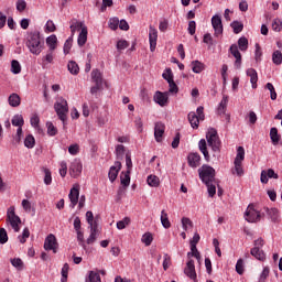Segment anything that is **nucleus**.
<instances>
[{
    "label": "nucleus",
    "mask_w": 282,
    "mask_h": 282,
    "mask_svg": "<svg viewBox=\"0 0 282 282\" xmlns=\"http://www.w3.org/2000/svg\"><path fill=\"white\" fill-rule=\"evenodd\" d=\"M25 45L31 54L39 56L41 52H43V45H45V41L41 39V32L39 31H31L26 35Z\"/></svg>",
    "instance_id": "obj_1"
},
{
    "label": "nucleus",
    "mask_w": 282,
    "mask_h": 282,
    "mask_svg": "<svg viewBox=\"0 0 282 282\" xmlns=\"http://www.w3.org/2000/svg\"><path fill=\"white\" fill-rule=\"evenodd\" d=\"M206 140L208 147L212 148L214 153H219L221 147V140H219V134L217 133V129L210 128L206 133Z\"/></svg>",
    "instance_id": "obj_2"
},
{
    "label": "nucleus",
    "mask_w": 282,
    "mask_h": 282,
    "mask_svg": "<svg viewBox=\"0 0 282 282\" xmlns=\"http://www.w3.org/2000/svg\"><path fill=\"white\" fill-rule=\"evenodd\" d=\"M198 175L203 184H213L215 182V169L210 165L204 164L198 169Z\"/></svg>",
    "instance_id": "obj_3"
},
{
    "label": "nucleus",
    "mask_w": 282,
    "mask_h": 282,
    "mask_svg": "<svg viewBox=\"0 0 282 282\" xmlns=\"http://www.w3.org/2000/svg\"><path fill=\"white\" fill-rule=\"evenodd\" d=\"M54 109L62 120L63 124L67 121V112L69 111V107L67 106V100L65 98H59L58 101L55 102Z\"/></svg>",
    "instance_id": "obj_4"
},
{
    "label": "nucleus",
    "mask_w": 282,
    "mask_h": 282,
    "mask_svg": "<svg viewBox=\"0 0 282 282\" xmlns=\"http://www.w3.org/2000/svg\"><path fill=\"white\" fill-rule=\"evenodd\" d=\"M253 248L250 251L251 257H254L258 261H263L265 259V252L261 250L265 246V240L263 238H258L253 242Z\"/></svg>",
    "instance_id": "obj_5"
},
{
    "label": "nucleus",
    "mask_w": 282,
    "mask_h": 282,
    "mask_svg": "<svg viewBox=\"0 0 282 282\" xmlns=\"http://www.w3.org/2000/svg\"><path fill=\"white\" fill-rule=\"evenodd\" d=\"M7 224H10L14 232H19V230H21V227H19V224H21V217L17 215L13 206H11L7 212Z\"/></svg>",
    "instance_id": "obj_6"
},
{
    "label": "nucleus",
    "mask_w": 282,
    "mask_h": 282,
    "mask_svg": "<svg viewBox=\"0 0 282 282\" xmlns=\"http://www.w3.org/2000/svg\"><path fill=\"white\" fill-rule=\"evenodd\" d=\"M245 217L249 224H254L261 219V212L256 210L253 205H249Z\"/></svg>",
    "instance_id": "obj_7"
},
{
    "label": "nucleus",
    "mask_w": 282,
    "mask_h": 282,
    "mask_svg": "<svg viewBox=\"0 0 282 282\" xmlns=\"http://www.w3.org/2000/svg\"><path fill=\"white\" fill-rule=\"evenodd\" d=\"M44 250H52L54 254L58 252V241L56 240V236L50 234L44 240Z\"/></svg>",
    "instance_id": "obj_8"
},
{
    "label": "nucleus",
    "mask_w": 282,
    "mask_h": 282,
    "mask_svg": "<svg viewBox=\"0 0 282 282\" xmlns=\"http://www.w3.org/2000/svg\"><path fill=\"white\" fill-rule=\"evenodd\" d=\"M212 25L214 28V36H220L224 34V23L221 22V15L216 14L212 18Z\"/></svg>",
    "instance_id": "obj_9"
},
{
    "label": "nucleus",
    "mask_w": 282,
    "mask_h": 282,
    "mask_svg": "<svg viewBox=\"0 0 282 282\" xmlns=\"http://www.w3.org/2000/svg\"><path fill=\"white\" fill-rule=\"evenodd\" d=\"M165 72H167L169 77H166V73H164L162 76L164 80L169 83L170 94H177V91H180V88L177 87V84H175V80H173V70L171 68H166Z\"/></svg>",
    "instance_id": "obj_10"
},
{
    "label": "nucleus",
    "mask_w": 282,
    "mask_h": 282,
    "mask_svg": "<svg viewBox=\"0 0 282 282\" xmlns=\"http://www.w3.org/2000/svg\"><path fill=\"white\" fill-rule=\"evenodd\" d=\"M83 173V163L79 159H75L69 166L70 177H78Z\"/></svg>",
    "instance_id": "obj_11"
},
{
    "label": "nucleus",
    "mask_w": 282,
    "mask_h": 282,
    "mask_svg": "<svg viewBox=\"0 0 282 282\" xmlns=\"http://www.w3.org/2000/svg\"><path fill=\"white\" fill-rule=\"evenodd\" d=\"M269 180H279V174L272 169H269L268 171L262 170L260 174L261 184H268Z\"/></svg>",
    "instance_id": "obj_12"
},
{
    "label": "nucleus",
    "mask_w": 282,
    "mask_h": 282,
    "mask_svg": "<svg viewBox=\"0 0 282 282\" xmlns=\"http://www.w3.org/2000/svg\"><path fill=\"white\" fill-rule=\"evenodd\" d=\"M149 42L150 51L155 52V47L158 46V29L153 25L149 26Z\"/></svg>",
    "instance_id": "obj_13"
},
{
    "label": "nucleus",
    "mask_w": 282,
    "mask_h": 282,
    "mask_svg": "<svg viewBox=\"0 0 282 282\" xmlns=\"http://www.w3.org/2000/svg\"><path fill=\"white\" fill-rule=\"evenodd\" d=\"M184 274L192 279V281L197 282V272H195V260H189L186 263V268L184 269Z\"/></svg>",
    "instance_id": "obj_14"
},
{
    "label": "nucleus",
    "mask_w": 282,
    "mask_h": 282,
    "mask_svg": "<svg viewBox=\"0 0 282 282\" xmlns=\"http://www.w3.org/2000/svg\"><path fill=\"white\" fill-rule=\"evenodd\" d=\"M229 52L236 58L235 61L236 69H241V52H239V46H237V44H231V46L229 47Z\"/></svg>",
    "instance_id": "obj_15"
},
{
    "label": "nucleus",
    "mask_w": 282,
    "mask_h": 282,
    "mask_svg": "<svg viewBox=\"0 0 282 282\" xmlns=\"http://www.w3.org/2000/svg\"><path fill=\"white\" fill-rule=\"evenodd\" d=\"M154 102L160 105V107H166V105H169V93H162L158 90L154 94Z\"/></svg>",
    "instance_id": "obj_16"
},
{
    "label": "nucleus",
    "mask_w": 282,
    "mask_h": 282,
    "mask_svg": "<svg viewBox=\"0 0 282 282\" xmlns=\"http://www.w3.org/2000/svg\"><path fill=\"white\" fill-rule=\"evenodd\" d=\"M122 170V163L120 161H116L115 165H112L109 170L108 177L110 182L113 183L115 180L118 178V173Z\"/></svg>",
    "instance_id": "obj_17"
},
{
    "label": "nucleus",
    "mask_w": 282,
    "mask_h": 282,
    "mask_svg": "<svg viewBox=\"0 0 282 282\" xmlns=\"http://www.w3.org/2000/svg\"><path fill=\"white\" fill-rule=\"evenodd\" d=\"M202 162V156L197 152L189 153L187 155V164L192 169H197Z\"/></svg>",
    "instance_id": "obj_18"
},
{
    "label": "nucleus",
    "mask_w": 282,
    "mask_h": 282,
    "mask_svg": "<svg viewBox=\"0 0 282 282\" xmlns=\"http://www.w3.org/2000/svg\"><path fill=\"white\" fill-rule=\"evenodd\" d=\"M166 126L162 122H156L154 126V138L156 142H162V138L164 137V130Z\"/></svg>",
    "instance_id": "obj_19"
},
{
    "label": "nucleus",
    "mask_w": 282,
    "mask_h": 282,
    "mask_svg": "<svg viewBox=\"0 0 282 282\" xmlns=\"http://www.w3.org/2000/svg\"><path fill=\"white\" fill-rule=\"evenodd\" d=\"M262 215H268L269 219H271L273 223L279 221V209L276 208L264 207L262 209Z\"/></svg>",
    "instance_id": "obj_20"
},
{
    "label": "nucleus",
    "mask_w": 282,
    "mask_h": 282,
    "mask_svg": "<svg viewBox=\"0 0 282 282\" xmlns=\"http://www.w3.org/2000/svg\"><path fill=\"white\" fill-rule=\"evenodd\" d=\"M70 199V208H75L78 204V197H80V191L76 187H73L68 194Z\"/></svg>",
    "instance_id": "obj_21"
},
{
    "label": "nucleus",
    "mask_w": 282,
    "mask_h": 282,
    "mask_svg": "<svg viewBox=\"0 0 282 282\" xmlns=\"http://www.w3.org/2000/svg\"><path fill=\"white\" fill-rule=\"evenodd\" d=\"M246 74L250 77L252 89H257V83L259 82V75L257 74V69L248 68Z\"/></svg>",
    "instance_id": "obj_22"
},
{
    "label": "nucleus",
    "mask_w": 282,
    "mask_h": 282,
    "mask_svg": "<svg viewBox=\"0 0 282 282\" xmlns=\"http://www.w3.org/2000/svg\"><path fill=\"white\" fill-rule=\"evenodd\" d=\"M198 149H199L200 153H203L206 162H210V154H208V144L206 143V139L199 140Z\"/></svg>",
    "instance_id": "obj_23"
},
{
    "label": "nucleus",
    "mask_w": 282,
    "mask_h": 282,
    "mask_svg": "<svg viewBox=\"0 0 282 282\" xmlns=\"http://www.w3.org/2000/svg\"><path fill=\"white\" fill-rule=\"evenodd\" d=\"M187 120L193 129H199V117H197V113L195 111H191L187 115Z\"/></svg>",
    "instance_id": "obj_24"
},
{
    "label": "nucleus",
    "mask_w": 282,
    "mask_h": 282,
    "mask_svg": "<svg viewBox=\"0 0 282 282\" xmlns=\"http://www.w3.org/2000/svg\"><path fill=\"white\" fill-rule=\"evenodd\" d=\"M83 28H87V26L85 25V23L79 22L77 19H72V20H70V26H69V29H70V32H72L73 35L76 34V31H78V30H82V31H83Z\"/></svg>",
    "instance_id": "obj_25"
},
{
    "label": "nucleus",
    "mask_w": 282,
    "mask_h": 282,
    "mask_svg": "<svg viewBox=\"0 0 282 282\" xmlns=\"http://www.w3.org/2000/svg\"><path fill=\"white\" fill-rule=\"evenodd\" d=\"M91 80H93V83H95V85L102 86V83H104L102 73H100L99 69H93Z\"/></svg>",
    "instance_id": "obj_26"
},
{
    "label": "nucleus",
    "mask_w": 282,
    "mask_h": 282,
    "mask_svg": "<svg viewBox=\"0 0 282 282\" xmlns=\"http://www.w3.org/2000/svg\"><path fill=\"white\" fill-rule=\"evenodd\" d=\"M58 43V37L55 34L50 35L46 37V45L48 46L50 52H54L56 50V45Z\"/></svg>",
    "instance_id": "obj_27"
},
{
    "label": "nucleus",
    "mask_w": 282,
    "mask_h": 282,
    "mask_svg": "<svg viewBox=\"0 0 282 282\" xmlns=\"http://www.w3.org/2000/svg\"><path fill=\"white\" fill-rule=\"evenodd\" d=\"M67 69L69 74H72L73 76H78V74H80V67L78 66V63H76L75 61L68 62Z\"/></svg>",
    "instance_id": "obj_28"
},
{
    "label": "nucleus",
    "mask_w": 282,
    "mask_h": 282,
    "mask_svg": "<svg viewBox=\"0 0 282 282\" xmlns=\"http://www.w3.org/2000/svg\"><path fill=\"white\" fill-rule=\"evenodd\" d=\"M8 102L10 107H19L21 105V96H19L17 93H13L9 96Z\"/></svg>",
    "instance_id": "obj_29"
},
{
    "label": "nucleus",
    "mask_w": 282,
    "mask_h": 282,
    "mask_svg": "<svg viewBox=\"0 0 282 282\" xmlns=\"http://www.w3.org/2000/svg\"><path fill=\"white\" fill-rule=\"evenodd\" d=\"M87 26H83V29L80 30V33L77 37V44L79 45V47H83V45H85V43H87Z\"/></svg>",
    "instance_id": "obj_30"
},
{
    "label": "nucleus",
    "mask_w": 282,
    "mask_h": 282,
    "mask_svg": "<svg viewBox=\"0 0 282 282\" xmlns=\"http://www.w3.org/2000/svg\"><path fill=\"white\" fill-rule=\"evenodd\" d=\"M120 182L123 185V188L129 187V184H131V172H121Z\"/></svg>",
    "instance_id": "obj_31"
},
{
    "label": "nucleus",
    "mask_w": 282,
    "mask_h": 282,
    "mask_svg": "<svg viewBox=\"0 0 282 282\" xmlns=\"http://www.w3.org/2000/svg\"><path fill=\"white\" fill-rule=\"evenodd\" d=\"M204 69H206V65H204V63L197 59L192 62V70L194 74H202Z\"/></svg>",
    "instance_id": "obj_32"
},
{
    "label": "nucleus",
    "mask_w": 282,
    "mask_h": 282,
    "mask_svg": "<svg viewBox=\"0 0 282 282\" xmlns=\"http://www.w3.org/2000/svg\"><path fill=\"white\" fill-rule=\"evenodd\" d=\"M270 138H271L272 144L274 145L279 144V142L281 141V134H279V129H276L275 127L271 128Z\"/></svg>",
    "instance_id": "obj_33"
},
{
    "label": "nucleus",
    "mask_w": 282,
    "mask_h": 282,
    "mask_svg": "<svg viewBox=\"0 0 282 282\" xmlns=\"http://www.w3.org/2000/svg\"><path fill=\"white\" fill-rule=\"evenodd\" d=\"M228 95H224L223 99L218 106V113L219 116L226 113V109H228Z\"/></svg>",
    "instance_id": "obj_34"
},
{
    "label": "nucleus",
    "mask_w": 282,
    "mask_h": 282,
    "mask_svg": "<svg viewBox=\"0 0 282 282\" xmlns=\"http://www.w3.org/2000/svg\"><path fill=\"white\" fill-rule=\"evenodd\" d=\"M11 123L13 124V127H18V129H23V124H25V121L23 120L22 115H15L12 118Z\"/></svg>",
    "instance_id": "obj_35"
},
{
    "label": "nucleus",
    "mask_w": 282,
    "mask_h": 282,
    "mask_svg": "<svg viewBox=\"0 0 282 282\" xmlns=\"http://www.w3.org/2000/svg\"><path fill=\"white\" fill-rule=\"evenodd\" d=\"M230 28L234 30V34H241L243 32V23L237 20L230 23Z\"/></svg>",
    "instance_id": "obj_36"
},
{
    "label": "nucleus",
    "mask_w": 282,
    "mask_h": 282,
    "mask_svg": "<svg viewBox=\"0 0 282 282\" xmlns=\"http://www.w3.org/2000/svg\"><path fill=\"white\" fill-rule=\"evenodd\" d=\"M36 144V139H34V135L28 134L24 139V147L26 149H34Z\"/></svg>",
    "instance_id": "obj_37"
},
{
    "label": "nucleus",
    "mask_w": 282,
    "mask_h": 282,
    "mask_svg": "<svg viewBox=\"0 0 282 282\" xmlns=\"http://www.w3.org/2000/svg\"><path fill=\"white\" fill-rule=\"evenodd\" d=\"M161 224L165 229L171 228V220H169V214H166V210L164 209L161 212Z\"/></svg>",
    "instance_id": "obj_38"
},
{
    "label": "nucleus",
    "mask_w": 282,
    "mask_h": 282,
    "mask_svg": "<svg viewBox=\"0 0 282 282\" xmlns=\"http://www.w3.org/2000/svg\"><path fill=\"white\" fill-rule=\"evenodd\" d=\"M243 160H246V150L243 149V147H238L237 155L234 162L242 163Z\"/></svg>",
    "instance_id": "obj_39"
},
{
    "label": "nucleus",
    "mask_w": 282,
    "mask_h": 282,
    "mask_svg": "<svg viewBox=\"0 0 282 282\" xmlns=\"http://www.w3.org/2000/svg\"><path fill=\"white\" fill-rule=\"evenodd\" d=\"M147 182L149 186H152L153 188H158V186H160V177L156 175H149Z\"/></svg>",
    "instance_id": "obj_40"
},
{
    "label": "nucleus",
    "mask_w": 282,
    "mask_h": 282,
    "mask_svg": "<svg viewBox=\"0 0 282 282\" xmlns=\"http://www.w3.org/2000/svg\"><path fill=\"white\" fill-rule=\"evenodd\" d=\"M238 47H239L240 52H246L248 50V37L241 36L238 40Z\"/></svg>",
    "instance_id": "obj_41"
},
{
    "label": "nucleus",
    "mask_w": 282,
    "mask_h": 282,
    "mask_svg": "<svg viewBox=\"0 0 282 282\" xmlns=\"http://www.w3.org/2000/svg\"><path fill=\"white\" fill-rule=\"evenodd\" d=\"M142 243L144 246H151L153 243V234L152 232H145L141 238Z\"/></svg>",
    "instance_id": "obj_42"
},
{
    "label": "nucleus",
    "mask_w": 282,
    "mask_h": 282,
    "mask_svg": "<svg viewBox=\"0 0 282 282\" xmlns=\"http://www.w3.org/2000/svg\"><path fill=\"white\" fill-rule=\"evenodd\" d=\"M130 224H131V218L124 217L122 220H119L117 223V228L118 230H124V228H127V226H129Z\"/></svg>",
    "instance_id": "obj_43"
},
{
    "label": "nucleus",
    "mask_w": 282,
    "mask_h": 282,
    "mask_svg": "<svg viewBox=\"0 0 282 282\" xmlns=\"http://www.w3.org/2000/svg\"><path fill=\"white\" fill-rule=\"evenodd\" d=\"M126 151L127 150L124 149V145L118 144L116 147V158H117V160H122L124 158Z\"/></svg>",
    "instance_id": "obj_44"
},
{
    "label": "nucleus",
    "mask_w": 282,
    "mask_h": 282,
    "mask_svg": "<svg viewBox=\"0 0 282 282\" xmlns=\"http://www.w3.org/2000/svg\"><path fill=\"white\" fill-rule=\"evenodd\" d=\"M272 62H273L274 65H281L282 64V53H281V51L273 52Z\"/></svg>",
    "instance_id": "obj_45"
},
{
    "label": "nucleus",
    "mask_w": 282,
    "mask_h": 282,
    "mask_svg": "<svg viewBox=\"0 0 282 282\" xmlns=\"http://www.w3.org/2000/svg\"><path fill=\"white\" fill-rule=\"evenodd\" d=\"M77 235V241H79V246L87 250V245H85V234H83V230L76 231Z\"/></svg>",
    "instance_id": "obj_46"
},
{
    "label": "nucleus",
    "mask_w": 282,
    "mask_h": 282,
    "mask_svg": "<svg viewBox=\"0 0 282 282\" xmlns=\"http://www.w3.org/2000/svg\"><path fill=\"white\" fill-rule=\"evenodd\" d=\"M191 246V252L187 253V257H195V259H197V261H199V259H202V254L199 253V250H197V246L189 245Z\"/></svg>",
    "instance_id": "obj_47"
},
{
    "label": "nucleus",
    "mask_w": 282,
    "mask_h": 282,
    "mask_svg": "<svg viewBox=\"0 0 282 282\" xmlns=\"http://www.w3.org/2000/svg\"><path fill=\"white\" fill-rule=\"evenodd\" d=\"M11 72L12 74H21V64L19 63V61H11Z\"/></svg>",
    "instance_id": "obj_48"
},
{
    "label": "nucleus",
    "mask_w": 282,
    "mask_h": 282,
    "mask_svg": "<svg viewBox=\"0 0 282 282\" xmlns=\"http://www.w3.org/2000/svg\"><path fill=\"white\" fill-rule=\"evenodd\" d=\"M46 127L48 135L54 137L58 133V129L54 127V123H52V121L46 122Z\"/></svg>",
    "instance_id": "obj_49"
},
{
    "label": "nucleus",
    "mask_w": 282,
    "mask_h": 282,
    "mask_svg": "<svg viewBox=\"0 0 282 282\" xmlns=\"http://www.w3.org/2000/svg\"><path fill=\"white\" fill-rule=\"evenodd\" d=\"M264 88L270 90L271 100H276V90L274 89V85H272V83H267Z\"/></svg>",
    "instance_id": "obj_50"
},
{
    "label": "nucleus",
    "mask_w": 282,
    "mask_h": 282,
    "mask_svg": "<svg viewBox=\"0 0 282 282\" xmlns=\"http://www.w3.org/2000/svg\"><path fill=\"white\" fill-rule=\"evenodd\" d=\"M30 238V229L26 227L23 229V232L21 236L18 237L20 243H25L28 239Z\"/></svg>",
    "instance_id": "obj_51"
},
{
    "label": "nucleus",
    "mask_w": 282,
    "mask_h": 282,
    "mask_svg": "<svg viewBox=\"0 0 282 282\" xmlns=\"http://www.w3.org/2000/svg\"><path fill=\"white\" fill-rule=\"evenodd\" d=\"M182 227L183 230H188V228H193V220H191V218L188 217H183L182 218Z\"/></svg>",
    "instance_id": "obj_52"
},
{
    "label": "nucleus",
    "mask_w": 282,
    "mask_h": 282,
    "mask_svg": "<svg viewBox=\"0 0 282 282\" xmlns=\"http://www.w3.org/2000/svg\"><path fill=\"white\" fill-rule=\"evenodd\" d=\"M272 30L274 32H281V30H282V21H281V19L276 18V19L273 20V22H272Z\"/></svg>",
    "instance_id": "obj_53"
},
{
    "label": "nucleus",
    "mask_w": 282,
    "mask_h": 282,
    "mask_svg": "<svg viewBox=\"0 0 282 282\" xmlns=\"http://www.w3.org/2000/svg\"><path fill=\"white\" fill-rule=\"evenodd\" d=\"M11 264L18 270H23V260H21V258L11 259Z\"/></svg>",
    "instance_id": "obj_54"
},
{
    "label": "nucleus",
    "mask_w": 282,
    "mask_h": 282,
    "mask_svg": "<svg viewBox=\"0 0 282 282\" xmlns=\"http://www.w3.org/2000/svg\"><path fill=\"white\" fill-rule=\"evenodd\" d=\"M110 30H118V25H120V20L118 18H111L108 23Z\"/></svg>",
    "instance_id": "obj_55"
},
{
    "label": "nucleus",
    "mask_w": 282,
    "mask_h": 282,
    "mask_svg": "<svg viewBox=\"0 0 282 282\" xmlns=\"http://www.w3.org/2000/svg\"><path fill=\"white\" fill-rule=\"evenodd\" d=\"M72 43H74L73 37H68L65 43H64V54L67 55L69 54V51L72 50Z\"/></svg>",
    "instance_id": "obj_56"
},
{
    "label": "nucleus",
    "mask_w": 282,
    "mask_h": 282,
    "mask_svg": "<svg viewBox=\"0 0 282 282\" xmlns=\"http://www.w3.org/2000/svg\"><path fill=\"white\" fill-rule=\"evenodd\" d=\"M207 186V193L209 197H215L217 194V187L213 183L205 184Z\"/></svg>",
    "instance_id": "obj_57"
},
{
    "label": "nucleus",
    "mask_w": 282,
    "mask_h": 282,
    "mask_svg": "<svg viewBox=\"0 0 282 282\" xmlns=\"http://www.w3.org/2000/svg\"><path fill=\"white\" fill-rule=\"evenodd\" d=\"M126 166L127 171L131 173V170L133 169V162L131 161V152L126 153Z\"/></svg>",
    "instance_id": "obj_58"
},
{
    "label": "nucleus",
    "mask_w": 282,
    "mask_h": 282,
    "mask_svg": "<svg viewBox=\"0 0 282 282\" xmlns=\"http://www.w3.org/2000/svg\"><path fill=\"white\" fill-rule=\"evenodd\" d=\"M44 184H46V186H50V184H52V172L50 171V169H44Z\"/></svg>",
    "instance_id": "obj_59"
},
{
    "label": "nucleus",
    "mask_w": 282,
    "mask_h": 282,
    "mask_svg": "<svg viewBox=\"0 0 282 282\" xmlns=\"http://www.w3.org/2000/svg\"><path fill=\"white\" fill-rule=\"evenodd\" d=\"M69 274V264L65 263L62 268V279L61 281H67V275Z\"/></svg>",
    "instance_id": "obj_60"
},
{
    "label": "nucleus",
    "mask_w": 282,
    "mask_h": 282,
    "mask_svg": "<svg viewBox=\"0 0 282 282\" xmlns=\"http://www.w3.org/2000/svg\"><path fill=\"white\" fill-rule=\"evenodd\" d=\"M0 243H8V231H6V228H0Z\"/></svg>",
    "instance_id": "obj_61"
},
{
    "label": "nucleus",
    "mask_w": 282,
    "mask_h": 282,
    "mask_svg": "<svg viewBox=\"0 0 282 282\" xmlns=\"http://www.w3.org/2000/svg\"><path fill=\"white\" fill-rule=\"evenodd\" d=\"M88 279H89V282H102L100 280V274H98V273H96L94 271L89 272Z\"/></svg>",
    "instance_id": "obj_62"
},
{
    "label": "nucleus",
    "mask_w": 282,
    "mask_h": 282,
    "mask_svg": "<svg viewBox=\"0 0 282 282\" xmlns=\"http://www.w3.org/2000/svg\"><path fill=\"white\" fill-rule=\"evenodd\" d=\"M236 272L237 274H243L245 269H243V259H239L236 263Z\"/></svg>",
    "instance_id": "obj_63"
},
{
    "label": "nucleus",
    "mask_w": 282,
    "mask_h": 282,
    "mask_svg": "<svg viewBox=\"0 0 282 282\" xmlns=\"http://www.w3.org/2000/svg\"><path fill=\"white\" fill-rule=\"evenodd\" d=\"M102 89H104L102 86L95 84V86L90 88V94L91 96H95V98H98V93L102 91Z\"/></svg>",
    "instance_id": "obj_64"
}]
</instances>
